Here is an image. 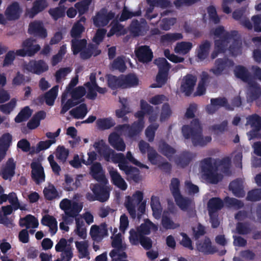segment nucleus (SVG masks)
Masks as SVG:
<instances>
[{
  "mask_svg": "<svg viewBox=\"0 0 261 261\" xmlns=\"http://www.w3.org/2000/svg\"><path fill=\"white\" fill-rule=\"evenodd\" d=\"M93 146L99 154L107 161H111L118 164L119 169L125 173L128 178L135 181H138L139 179V170L136 168L129 166L127 161L140 168H148L147 166L141 163L135 159L130 151H128L125 157L122 153H116L102 140L95 142Z\"/></svg>",
  "mask_w": 261,
  "mask_h": 261,
  "instance_id": "f257e3e1",
  "label": "nucleus"
},
{
  "mask_svg": "<svg viewBox=\"0 0 261 261\" xmlns=\"http://www.w3.org/2000/svg\"><path fill=\"white\" fill-rule=\"evenodd\" d=\"M230 160L229 158H224L222 161L216 162L211 159L204 160L201 162V177L205 181L216 184L222 179V175L218 173L219 170H223L228 175V169Z\"/></svg>",
  "mask_w": 261,
  "mask_h": 261,
  "instance_id": "f03ea898",
  "label": "nucleus"
},
{
  "mask_svg": "<svg viewBox=\"0 0 261 261\" xmlns=\"http://www.w3.org/2000/svg\"><path fill=\"white\" fill-rule=\"evenodd\" d=\"M215 36V50L212 54V58H215L218 53L224 52L228 49L229 52L232 56H237L241 53V43L239 41L234 40L228 37L227 34L225 32L223 28L219 27L214 32Z\"/></svg>",
  "mask_w": 261,
  "mask_h": 261,
  "instance_id": "7ed1b4c3",
  "label": "nucleus"
},
{
  "mask_svg": "<svg viewBox=\"0 0 261 261\" xmlns=\"http://www.w3.org/2000/svg\"><path fill=\"white\" fill-rule=\"evenodd\" d=\"M142 116L139 115V122L137 123H135L130 129H129L128 126L127 125L120 126L118 127L119 129L118 130L120 133L119 135L114 132L109 135L108 141L112 147L120 151H124L125 150V143L120 135H127L129 137H133L135 135L140 132L144 127Z\"/></svg>",
  "mask_w": 261,
  "mask_h": 261,
  "instance_id": "20e7f679",
  "label": "nucleus"
},
{
  "mask_svg": "<svg viewBox=\"0 0 261 261\" xmlns=\"http://www.w3.org/2000/svg\"><path fill=\"white\" fill-rule=\"evenodd\" d=\"M182 132L185 138H191L195 146H203L211 141L210 136L203 137L202 136L201 127L197 120H194L191 122L190 126H184Z\"/></svg>",
  "mask_w": 261,
  "mask_h": 261,
  "instance_id": "39448f33",
  "label": "nucleus"
},
{
  "mask_svg": "<svg viewBox=\"0 0 261 261\" xmlns=\"http://www.w3.org/2000/svg\"><path fill=\"white\" fill-rule=\"evenodd\" d=\"M60 208L64 211L65 214L69 217H76L82 211L83 205L82 202L68 198L63 199L59 203Z\"/></svg>",
  "mask_w": 261,
  "mask_h": 261,
  "instance_id": "423d86ee",
  "label": "nucleus"
},
{
  "mask_svg": "<svg viewBox=\"0 0 261 261\" xmlns=\"http://www.w3.org/2000/svg\"><path fill=\"white\" fill-rule=\"evenodd\" d=\"M179 181L177 178L171 180L170 190L174 197L177 205L184 211L187 210L193 203L191 200L184 198L179 193Z\"/></svg>",
  "mask_w": 261,
  "mask_h": 261,
  "instance_id": "0eeeda50",
  "label": "nucleus"
},
{
  "mask_svg": "<svg viewBox=\"0 0 261 261\" xmlns=\"http://www.w3.org/2000/svg\"><path fill=\"white\" fill-rule=\"evenodd\" d=\"M90 189L92 191L94 195L91 193H88L86 195L87 199L89 201L98 200L101 202L107 201L110 196L109 192L111 189L110 187L106 186L101 187L97 184H91Z\"/></svg>",
  "mask_w": 261,
  "mask_h": 261,
  "instance_id": "6e6552de",
  "label": "nucleus"
},
{
  "mask_svg": "<svg viewBox=\"0 0 261 261\" xmlns=\"http://www.w3.org/2000/svg\"><path fill=\"white\" fill-rule=\"evenodd\" d=\"M22 69L24 72L39 75L47 71L48 66L43 60H32L28 63H24L22 66Z\"/></svg>",
  "mask_w": 261,
  "mask_h": 261,
  "instance_id": "1a4fd4ad",
  "label": "nucleus"
},
{
  "mask_svg": "<svg viewBox=\"0 0 261 261\" xmlns=\"http://www.w3.org/2000/svg\"><path fill=\"white\" fill-rule=\"evenodd\" d=\"M22 48L16 50L17 56L21 57L33 56L39 50L40 46L35 43V40L28 39L24 40L22 44Z\"/></svg>",
  "mask_w": 261,
  "mask_h": 261,
  "instance_id": "9d476101",
  "label": "nucleus"
},
{
  "mask_svg": "<svg viewBox=\"0 0 261 261\" xmlns=\"http://www.w3.org/2000/svg\"><path fill=\"white\" fill-rule=\"evenodd\" d=\"M57 252H61L60 258L62 261H70L73 256V248L68 241L61 239L55 246Z\"/></svg>",
  "mask_w": 261,
  "mask_h": 261,
  "instance_id": "9b49d317",
  "label": "nucleus"
},
{
  "mask_svg": "<svg viewBox=\"0 0 261 261\" xmlns=\"http://www.w3.org/2000/svg\"><path fill=\"white\" fill-rule=\"evenodd\" d=\"M143 198V193L139 191H136L132 196L126 197L124 205L132 217H136V207L142 201Z\"/></svg>",
  "mask_w": 261,
  "mask_h": 261,
  "instance_id": "f8f14e48",
  "label": "nucleus"
},
{
  "mask_svg": "<svg viewBox=\"0 0 261 261\" xmlns=\"http://www.w3.org/2000/svg\"><path fill=\"white\" fill-rule=\"evenodd\" d=\"M139 147L140 151L142 153L144 154L145 153L146 151L148 152V160L152 164L158 165L159 166L161 165L160 156L156 153L154 150L149 147L148 143L143 141H141L139 143Z\"/></svg>",
  "mask_w": 261,
  "mask_h": 261,
  "instance_id": "ddd939ff",
  "label": "nucleus"
},
{
  "mask_svg": "<svg viewBox=\"0 0 261 261\" xmlns=\"http://www.w3.org/2000/svg\"><path fill=\"white\" fill-rule=\"evenodd\" d=\"M78 83V77H75L72 79L68 86L67 87L65 91L63 93L62 96V100H61V106H62V110L61 113H65L67 112L71 108V106L72 105L69 103V99H68V93L72 89L76 86Z\"/></svg>",
  "mask_w": 261,
  "mask_h": 261,
  "instance_id": "4468645a",
  "label": "nucleus"
},
{
  "mask_svg": "<svg viewBox=\"0 0 261 261\" xmlns=\"http://www.w3.org/2000/svg\"><path fill=\"white\" fill-rule=\"evenodd\" d=\"M32 178L37 184L45 181L44 169L39 161L34 160L31 164Z\"/></svg>",
  "mask_w": 261,
  "mask_h": 261,
  "instance_id": "2eb2a0df",
  "label": "nucleus"
},
{
  "mask_svg": "<svg viewBox=\"0 0 261 261\" xmlns=\"http://www.w3.org/2000/svg\"><path fill=\"white\" fill-rule=\"evenodd\" d=\"M114 16V13L112 12L108 13L106 9H103L93 17L94 24L97 27L106 25Z\"/></svg>",
  "mask_w": 261,
  "mask_h": 261,
  "instance_id": "dca6fc26",
  "label": "nucleus"
},
{
  "mask_svg": "<svg viewBox=\"0 0 261 261\" xmlns=\"http://www.w3.org/2000/svg\"><path fill=\"white\" fill-rule=\"evenodd\" d=\"M135 54L138 60L142 63L151 61L153 58V53L149 47L143 45L138 47L135 50Z\"/></svg>",
  "mask_w": 261,
  "mask_h": 261,
  "instance_id": "f3484780",
  "label": "nucleus"
},
{
  "mask_svg": "<svg viewBox=\"0 0 261 261\" xmlns=\"http://www.w3.org/2000/svg\"><path fill=\"white\" fill-rule=\"evenodd\" d=\"M174 213L173 210L169 207L163 212L161 223L166 229H174L179 227L178 223L174 222L170 218V215Z\"/></svg>",
  "mask_w": 261,
  "mask_h": 261,
  "instance_id": "a211bd4d",
  "label": "nucleus"
},
{
  "mask_svg": "<svg viewBox=\"0 0 261 261\" xmlns=\"http://www.w3.org/2000/svg\"><path fill=\"white\" fill-rule=\"evenodd\" d=\"M90 234L94 241H99L105 236L108 235L107 226L106 223H102L99 226L93 225L90 230Z\"/></svg>",
  "mask_w": 261,
  "mask_h": 261,
  "instance_id": "6ab92c4d",
  "label": "nucleus"
},
{
  "mask_svg": "<svg viewBox=\"0 0 261 261\" xmlns=\"http://www.w3.org/2000/svg\"><path fill=\"white\" fill-rule=\"evenodd\" d=\"M108 170L113 184L121 190H125L127 188V185L117 169L109 167Z\"/></svg>",
  "mask_w": 261,
  "mask_h": 261,
  "instance_id": "aec40b11",
  "label": "nucleus"
},
{
  "mask_svg": "<svg viewBox=\"0 0 261 261\" xmlns=\"http://www.w3.org/2000/svg\"><path fill=\"white\" fill-rule=\"evenodd\" d=\"M197 81L195 76L187 75L184 77L181 84V90L187 95H190L193 91Z\"/></svg>",
  "mask_w": 261,
  "mask_h": 261,
  "instance_id": "412c9836",
  "label": "nucleus"
},
{
  "mask_svg": "<svg viewBox=\"0 0 261 261\" xmlns=\"http://www.w3.org/2000/svg\"><path fill=\"white\" fill-rule=\"evenodd\" d=\"M29 34L41 38H45L47 36L46 30L40 21H34L29 25L28 29Z\"/></svg>",
  "mask_w": 261,
  "mask_h": 261,
  "instance_id": "4be33fe9",
  "label": "nucleus"
},
{
  "mask_svg": "<svg viewBox=\"0 0 261 261\" xmlns=\"http://www.w3.org/2000/svg\"><path fill=\"white\" fill-rule=\"evenodd\" d=\"M197 249L204 254H213L217 251L216 248L212 245L211 240L207 238L198 241L196 243Z\"/></svg>",
  "mask_w": 261,
  "mask_h": 261,
  "instance_id": "5701e85b",
  "label": "nucleus"
},
{
  "mask_svg": "<svg viewBox=\"0 0 261 261\" xmlns=\"http://www.w3.org/2000/svg\"><path fill=\"white\" fill-rule=\"evenodd\" d=\"M86 94V90L83 87H79L73 90H71L68 93V99L69 103L71 105V108L80 102V99Z\"/></svg>",
  "mask_w": 261,
  "mask_h": 261,
  "instance_id": "b1692460",
  "label": "nucleus"
},
{
  "mask_svg": "<svg viewBox=\"0 0 261 261\" xmlns=\"http://www.w3.org/2000/svg\"><path fill=\"white\" fill-rule=\"evenodd\" d=\"M221 107H224L226 109L231 110L232 108L228 105L225 98H213L211 100V104L207 106L208 113H213L214 111Z\"/></svg>",
  "mask_w": 261,
  "mask_h": 261,
  "instance_id": "393cba45",
  "label": "nucleus"
},
{
  "mask_svg": "<svg viewBox=\"0 0 261 261\" xmlns=\"http://www.w3.org/2000/svg\"><path fill=\"white\" fill-rule=\"evenodd\" d=\"M247 121L246 124H249L252 128L253 130L248 133V135L250 136L249 139H251L256 136L255 130H259L261 129V118L259 115H249L247 118Z\"/></svg>",
  "mask_w": 261,
  "mask_h": 261,
  "instance_id": "a878e982",
  "label": "nucleus"
},
{
  "mask_svg": "<svg viewBox=\"0 0 261 261\" xmlns=\"http://www.w3.org/2000/svg\"><path fill=\"white\" fill-rule=\"evenodd\" d=\"M91 174L97 181L106 184L108 182L104 174V171L102 169L100 163H96L91 167Z\"/></svg>",
  "mask_w": 261,
  "mask_h": 261,
  "instance_id": "bb28decb",
  "label": "nucleus"
},
{
  "mask_svg": "<svg viewBox=\"0 0 261 261\" xmlns=\"http://www.w3.org/2000/svg\"><path fill=\"white\" fill-rule=\"evenodd\" d=\"M15 163L12 158L9 159L3 166L1 175L5 179H10L14 174Z\"/></svg>",
  "mask_w": 261,
  "mask_h": 261,
  "instance_id": "cd10ccee",
  "label": "nucleus"
},
{
  "mask_svg": "<svg viewBox=\"0 0 261 261\" xmlns=\"http://www.w3.org/2000/svg\"><path fill=\"white\" fill-rule=\"evenodd\" d=\"M12 142V136L9 133H5L0 137V154L4 158Z\"/></svg>",
  "mask_w": 261,
  "mask_h": 261,
  "instance_id": "c85d7f7f",
  "label": "nucleus"
},
{
  "mask_svg": "<svg viewBox=\"0 0 261 261\" xmlns=\"http://www.w3.org/2000/svg\"><path fill=\"white\" fill-rule=\"evenodd\" d=\"M41 224L49 228L51 234L54 235L58 230V222L56 219L52 216L45 215L41 220Z\"/></svg>",
  "mask_w": 261,
  "mask_h": 261,
  "instance_id": "c756f323",
  "label": "nucleus"
},
{
  "mask_svg": "<svg viewBox=\"0 0 261 261\" xmlns=\"http://www.w3.org/2000/svg\"><path fill=\"white\" fill-rule=\"evenodd\" d=\"M150 206L153 217L158 220L160 219L163 212V208L159 197L156 196H151L150 199Z\"/></svg>",
  "mask_w": 261,
  "mask_h": 261,
  "instance_id": "7c9ffc66",
  "label": "nucleus"
},
{
  "mask_svg": "<svg viewBox=\"0 0 261 261\" xmlns=\"http://www.w3.org/2000/svg\"><path fill=\"white\" fill-rule=\"evenodd\" d=\"M43 192L45 199L48 200L59 199L61 197V193H59L54 185L51 184L44 188Z\"/></svg>",
  "mask_w": 261,
  "mask_h": 261,
  "instance_id": "2f4dec72",
  "label": "nucleus"
},
{
  "mask_svg": "<svg viewBox=\"0 0 261 261\" xmlns=\"http://www.w3.org/2000/svg\"><path fill=\"white\" fill-rule=\"evenodd\" d=\"M139 84V80L135 74L121 76V88H126L136 86Z\"/></svg>",
  "mask_w": 261,
  "mask_h": 261,
  "instance_id": "473e14b6",
  "label": "nucleus"
},
{
  "mask_svg": "<svg viewBox=\"0 0 261 261\" xmlns=\"http://www.w3.org/2000/svg\"><path fill=\"white\" fill-rule=\"evenodd\" d=\"M19 224L21 226H24L27 228H36L38 227L39 222L34 216L28 215L20 219Z\"/></svg>",
  "mask_w": 261,
  "mask_h": 261,
  "instance_id": "72a5a7b5",
  "label": "nucleus"
},
{
  "mask_svg": "<svg viewBox=\"0 0 261 261\" xmlns=\"http://www.w3.org/2000/svg\"><path fill=\"white\" fill-rule=\"evenodd\" d=\"M75 247L79 252V257L80 258H90L89 252L88 251V243L86 241L75 242Z\"/></svg>",
  "mask_w": 261,
  "mask_h": 261,
  "instance_id": "f704fd0d",
  "label": "nucleus"
},
{
  "mask_svg": "<svg viewBox=\"0 0 261 261\" xmlns=\"http://www.w3.org/2000/svg\"><path fill=\"white\" fill-rule=\"evenodd\" d=\"M112 239V245L116 251H123L126 248V245L123 242V238L120 233H118L111 237Z\"/></svg>",
  "mask_w": 261,
  "mask_h": 261,
  "instance_id": "c9c22d12",
  "label": "nucleus"
},
{
  "mask_svg": "<svg viewBox=\"0 0 261 261\" xmlns=\"http://www.w3.org/2000/svg\"><path fill=\"white\" fill-rule=\"evenodd\" d=\"M20 10L18 4L17 3H14L8 7L5 12L7 18L9 20L17 19L20 15Z\"/></svg>",
  "mask_w": 261,
  "mask_h": 261,
  "instance_id": "e433bc0d",
  "label": "nucleus"
},
{
  "mask_svg": "<svg viewBox=\"0 0 261 261\" xmlns=\"http://www.w3.org/2000/svg\"><path fill=\"white\" fill-rule=\"evenodd\" d=\"M193 47L192 43L190 42H180L176 43L174 47V52L177 54L185 55L190 51Z\"/></svg>",
  "mask_w": 261,
  "mask_h": 261,
  "instance_id": "4c0bfd02",
  "label": "nucleus"
},
{
  "mask_svg": "<svg viewBox=\"0 0 261 261\" xmlns=\"http://www.w3.org/2000/svg\"><path fill=\"white\" fill-rule=\"evenodd\" d=\"M75 227L74 232L81 238L85 239L87 236V228L84 222L80 218H75Z\"/></svg>",
  "mask_w": 261,
  "mask_h": 261,
  "instance_id": "58836bf2",
  "label": "nucleus"
},
{
  "mask_svg": "<svg viewBox=\"0 0 261 261\" xmlns=\"http://www.w3.org/2000/svg\"><path fill=\"white\" fill-rule=\"evenodd\" d=\"M243 182L242 179H237L230 184V190L237 197H243L245 195L244 191L243 190Z\"/></svg>",
  "mask_w": 261,
  "mask_h": 261,
  "instance_id": "ea45409f",
  "label": "nucleus"
},
{
  "mask_svg": "<svg viewBox=\"0 0 261 261\" xmlns=\"http://www.w3.org/2000/svg\"><path fill=\"white\" fill-rule=\"evenodd\" d=\"M47 5L44 0H38L35 2L31 11L27 12V15L30 18H33L36 14L45 9Z\"/></svg>",
  "mask_w": 261,
  "mask_h": 261,
  "instance_id": "a19ab883",
  "label": "nucleus"
},
{
  "mask_svg": "<svg viewBox=\"0 0 261 261\" xmlns=\"http://www.w3.org/2000/svg\"><path fill=\"white\" fill-rule=\"evenodd\" d=\"M138 228V230L143 235L148 234L151 231H156L158 229V227L156 225L152 223L150 220L147 219Z\"/></svg>",
  "mask_w": 261,
  "mask_h": 261,
  "instance_id": "79ce46f5",
  "label": "nucleus"
},
{
  "mask_svg": "<svg viewBox=\"0 0 261 261\" xmlns=\"http://www.w3.org/2000/svg\"><path fill=\"white\" fill-rule=\"evenodd\" d=\"M232 65H233V63L230 61H223L222 59H218L216 62L215 67L212 69L211 71L215 75H219L225 67Z\"/></svg>",
  "mask_w": 261,
  "mask_h": 261,
  "instance_id": "37998d69",
  "label": "nucleus"
},
{
  "mask_svg": "<svg viewBox=\"0 0 261 261\" xmlns=\"http://www.w3.org/2000/svg\"><path fill=\"white\" fill-rule=\"evenodd\" d=\"M222 206L223 202L219 198H214L211 199L208 203V210L210 216H212V214L216 213Z\"/></svg>",
  "mask_w": 261,
  "mask_h": 261,
  "instance_id": "c03bdc74",
  "label": "nucleus"
},
{
  "mask_svg": "<svg viewBox=\"0 0 261 261\" xmlns=\"http://www.w3.org/2000/svg\"><path fill=\"white\" fill-rule=\"evenodd\" d=\"M13 210L14 208L11 205L2 206L0 211V223L7 225L9 220L6 216L11 215Z\"/></svg>",
  "mask_w": 261,
  "mask_h": 261,
  "instance_id": "a18cd8bd",
  "label": "nucleus"
},
{
  "mask_svg": "<svg viewBox=\"0 0 261 261\" xmlns=\"http://www.w3.org/2000/svg\"><path fill=\"white\" fill-rule=\"evenodd\" d=\"M8 200L14 208V210L20 209L21 210H24L25 209V205H22L19 202L16 194L12 192L8 195Z\"/></svg>",
  "mask_w": 261,
  "mask_h": 261,
  "instance_id": "49530a36",
  "label": "nucleus"
},
{
  "mask_svg": "<svg viewBox=\"0 0 261 261\" xmlns=\"http://www.w3.org/2000/svg\"><path fill=\"white\" fill-rule=\"evenodd\" d=\"M59 90V86H55L53 87L45 95L46 103L49 106H52L54 103Z\"/></svg>",
  "mask_w": 261,
  "mask_h": 261,
  "instance_id": "de8ad7c7",
  "label": "nucleus"
},
{
  "mask_svg": "<svg viewBox=\"0 0 261 261\" xmlns=\"http://www.w3.org/2000/svg\"><path fill=\"white\" fill-rule=\"evenodd\" d=\"M208 80V75L206 72H203L201 75V78L199 82L197 91L196 95H203L205 92V85Z\"/></svg>",
  "mask_w": 261,
  "mask_h": 261,
  "instance_id": "09e8293b",
  "label": "nucleus"
},
{
  "mask_svg": "<svg viewBox=\"0 0 261 261\" xmlns=\"http://www.w3.org/2000/svg\"><path fill=\"white\" fill-rule=\"evenodd\" d=\"M87 44L86 39L77 40L74 39L72 40V49L73 54L75 55L82 50Z\"/></svg>",
  "mask_w": 261,
  "mask_h": 261,
  "instance_id": "8fccbe9b",
  "label": "nucleus"
},
{
  "mask_svg": "<svg viewBox=\"0 0 261 261\" xmlns=\"http://www.w3.org/2000/svg\"><path fill=\"white\" fill-rule=\"evenodd\" d=\"M85 30V28L83 24L80 23V22H75L71 30V36L74 39L80 38Z\"/></svg>",
  "mask_w": 261,
  "mask_h": 261,
  "instance_id": "3c124183",
  "label": "nucleus"
},
{
  "mask_svg": "<svg viewBox=\"0 0 261 261\" xmlns=\"http://www.w3.org/2000/svg\"><path fill=\"white\" fill-rule=\"evenodd\" d=\"M129 233V240L130 244L134 245H138L143 237L142 233L138 230V228H137V230L134 229H131Z\"/></svg>",
  "mask_w": 261,
  "mask_h": 261,
  "instance_id": "603ef678",
  "label": "nucleus"
},
{
  "mask_svg": "<svg viewBox=\"0 0 261 261\" xmlns=\"http://www.w3.org/2000/svg\"><path fill=\"white\" fill-rule=\"evenodd\" d=\"M63 185L65 190L68 191H73L79 187L77 180L74 182L73 178L68 174L65 175V182Z\"/></svg>",
  "mask_w": 261,
  "mask_h": 261,
  "instance_id": "864d4df0",
  "label": "nucleus"
},
{
  "mask_svg": "<svg viewBox=\"0 0 261 261\" xmlns=\"http://www.w3.org/2000/svg\"><path fill=\"white\" fill-rule=\"evenodd\" d=\"M100 53V50L96 48H94L93 46H90L88 48L82 50L80 54L81 58L87 59L92 56H97Z\"/></svg>",
  "mask_w": 261,
  "mask_h": 261,
  "instance_id": "5fc2aeb1",
  "label": "nucleus"
},
{
  "mask_svg": "<svg viewBox=\"0 0 261 261\" xmlns=\"http://www.w3.org/2000/svg\"><path fill=\"white\" fill-rule=\"evenodd\" d=\"M210 48V43L205 41L201 44L198 50L197 56L200 60L204 59L208 55Z\"/></svg>",
  "mask_w": 261,
  "mask_h": 261,
  "instance_id": "6e6d98bb",
  "label": "nucleus"
},
{
  "mask_svg": "<svg viewBox=\"0 0 261 261\" xmlns=\"http://www.w3.org/2000/svg\"><path fill=\"white\" fill-rule=\"evenodd\" d=\"M161 0H147L148 3L150 5V7L148 8L146 11V16L147 18L149 19H151L152 18L155 17L156 16L155 15H153L152 16L150 15V13H151L153 10L155 8V10H158L160 8V2Z\"/></svg>",
  "mask_w": 261,
  "mask_h": 261,
  "instance_id": "4d7b16f0",
  "label": "nucleus"
},
{
  "mask_svg": "<svg viewBox=\"0 0 261 261\" xmlns=\"http://www.w3.org/2000/svg\"><path fill=\"white\" fill-rule=\"evenodd\" d=\"M69 155V150L63 146H59L56 149V156L61 162L66 161Z\"/></svg>",
  "mask_w": 261,
  "mask_h": 261,
  "instance_id": "13d9d810",
  "label": "nucleus"
},
{
  "mask_svg": "<svg viewBox=\"0 0 261 261\" xmlns=\"http://www.w3.org/2000/svg\"><path fill=\"white\" fill-rule=\"evenodd\" d=\"M96 123L97 126L102 129H109L115 125V122L110 118L99 119Z\"/></svg>",
  "mask_w": 261,
  "mask_h": 261,
  "instance_id": "bf43d9fd",
  "label": "nucleus"
},
{
  "mask_svg": "<svg viewBox=\"0 0 261 261\" xmlns=\"http://www.w3.org/2000/svg\"><path fill=\"white\" fill-rule=\"evenodd\" d=\"M235 75L243 81L247 82L249 81V75L246 69L242 66H237L234 70Z\"/></svg>",
  "mask_w": 261,
  "mask_h": 261,
  "instance_id": "052dcab7",
  "label": "nucleus"
},
{
  "mask_svg": "<svg viewBox=\"0 0 261 261\" xmlns=\"http://www.w3.org/2000/svg\"><path fill=\"white\" fill-rule=\"evenodd\" d=\"M188 153H186L181 156L175 158L174 161L177 166L179 167H184L187 165L191 158Z\"/></svg>",
  "mask_w": 261,
  "mask_h": 261,
  "instance_id": "680f3d73",
  "label": "nucleus"
},
{
  "mask_svg": "<svg viewBox=\"0 0 261 261\" xmlns=\"http://www.w3.org/2000/svg\"><path fill=\"white\" fill-rule=\"evenodd\" d=\"M182 38V35L180 33L167 34L162 37V40L163 43H170Z\"/></svg>",
  "mask_w": 261,
  "mask_h": 261,
  "instance_id": "e2e57ef3",
  "label": "nucleus"
},
{
  "mask_svg": "<svg viewBox=\"0 0 261 261\" xmlns=\"http://www.w3.org/2000/svg\"><path fill=\"white\" fill-rule=\"evenodd\" d=\"M72 69L70 67L61 68L55 74L57 82L60 83L65 79V77L71 72Z\"/></svg>",
  "mask_w": 261,
  "mask_h": 261,
  "instance_id": "0e129e2a",
  "label": "nucleus"
},
{
  "mask_svg": "<svg viewBox=\"0 0 261 261\" xmlns=\"http://www.w3.org/2000/svg\"><path fill=\"white\" fill-rule=\"evenodd\" d=\"M154 63L159 68V72L166 71L168 72L170 67L167 60L163 58L155 59Z\"/></svg>",
  "mask_w": 261,
  "mask_h": 261,
  "instance_id": "69168bd1",
  "label": "nucleus"
},
{
  "mask_svg": "<svg viewBox=\"0 0 261 261\" xmlns=\"http://www.w3.org/2000/svg\"><path fill=\"white\" fill-rule=\"evenodd\" d=\"M112 261H128L126 260V254L124 251L112 250L110 253Z\"/></svg>",
  "mask_w": 261,
  "mask_h": 261,
  "instance_id": "338daca9",
  "label": "nucleus"
},
{
  "mask_svg": "<svg viewBox=\"0 0 261 261\" xmlns=\"http://www.w3.org/2000/svg\"><path fill=\"white\" fill-rule=\"evenodd\" d=\"M160 149L162 153L166 155L170 161H172V155L174 153L175 150L166 143L163 142L160 145Z\"/></svg>",
  "mask_w": 261,
  "mask_h": 261,
  "instance_id": "774afa93",
  "label": "nucleus"
}]
</instances>
